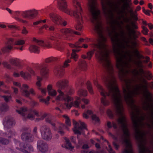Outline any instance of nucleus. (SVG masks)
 Masks as SVG:
<instances>
[{
    "mask_svg": "<svg viewBox=\"0 0 153 153\" xmlns=\"http://www.w3.org/2000/svg\"><path fill=\"white\" fill-rule=\"evenodd\" d=\"M73 4L76 9L75 10L71 11L72 14L70 15L72 16H74L75 18L81 19L83 11L80 3L77 1L74 0L73 1Z\"/></svg>",
    "mask_w": 153,
    "mask_h": 153,
    "instance_id": "f8f14e48",
    "label": "nucleus"
},
{
    "mask_svg": "<svg viewBox=\"0 0 153 153\" xmlns=\"http://www.w3.org/2000/svg\"><path fill=\"white\" fill-rule=\"evenodd\" d=\"M65 127L67 129V130H69L68 128L67 127L65 126L62 123L60 124L59 128V130L58 131V133L62 135H63L65 134L64 132L61 130L62 128H64Z\"/></svg>",
    "mask_w": 153,
    "mask_h": 153,
    "instance_id": "58836bf2",
    "label": "nucleus"
},
{
    "mask_svg": "<svg viewBox=\"0 0 153 153\" xmlns=\"http://www.w3.org/2000/svg\"><path fill=\"white\" fill-rule=\"evenodd\" d=\"M79 67L82 70H86L87 65L85 61L83 59H80L78 62Z\"/></svg>",
    "mask_w": 153,
    "mask_h": 153,
    "instance_id": "72a5a7b5",
    "label": "nucleus"
},
{
    "mask_svg": "<svg viewBox=\"0 0 153 153\" xmlns=\"http://www.w3.org/2000/svg\"><path fill=\"white\" fill-rule=\"evenodd\" d=\"M73 124L74 125V128L73 131L75 134L81 135V131L84 129H86V126L85 123L81 121L78 123L74 120L73 121Z\"/></svg>",
    "mask_w": 153,
    "mask_h": 153,
    "instance_id": "ddd939ff",
    "label": "nucleus"
},
{
    "mask_svg": "<svg viewBox=\"0 0 153 153\" xmlns=\"http://www.w3.org/2000/svg\"><path fill=\"white\" fill-rule=\"evenodd\" d=\"M106 42H97V44L91 45L92 48H97V56L99 62L102 64L107 69L109 74V76L105 77L104 81L106 83L108 92L105 90H102L100 93L102 97L101 99V102L104 106L108 105L110 101L106 99V96H110L114 102L115 107V111L117 115L119 117L117 120L124 118L126 119L123 113V107L121 99V95L117 85L116 80L113 75V66L111 63L109 58V51L107 48Z\"/></svg>",
    "mask_w": 153,
    "mask_h": 153,
    "instance_id": "f257e3e1",
    "label": "nucleus"
},
{
    "mask_svg": "<svg viewBox=\"0 0 153 153\" xmlns=\"http://www.w3.org/2000/svg\"><path fill=\"white\" fill-rule=\"evenodd\" d=\"M141 83L136 85L133 89L134 94L138 95L142 94L146 101L149 103H153V94L150 91L148 86V82L144 78L140 79Z\"/></svg>",
    "mask_w": 153,
    "mask_h": 153,
    "instance_id": "20e7f679",
    "label": "nucleus"
},
{
    "mask_svg": "<svg viewBox=\"0 0 153 153\" xmlns=\"http://www.w3.org/2000/svg\"><path fill=\"white\" fill-rule=\"evenodd\" d=\"M85 40L82 38L79 39L78 41L75 43L76 48H82V46H81L80 45L81 43L85 42Z\"/></svg>",
    "mask_w": 153,
    "mask_h": 153,
    "instance_id": "a18cd8bd",
    "label": "nucleus"
},
{
    "mask_svg": "<svg viewBox=\"0 0 153 153\" xmlns=\"http://www.w3.org/2000/svg\"><path fill=\"white\" fill-rule=\"evenodd\" d=\"M48 115L47 113H44L40 117L36 118L35 119V121L36 122H38L43 120Z\"/></svg>",
    "mask_w": 153,
    "mask_h": 153,
    "instance_id": "c03bdc74",
    "label": "nucleus"
},
{
    "mask_svg": "<svg viewBox=\"0 0 153 153\" xmlns=\"http://www.w3.org/2000/svg\"><path fill=\"white\" fill-rule=\"evenodd\" d=\"M37 79L38 81L36 82V85L38 86H41V83L40 82L42 81V79L39 76H37Z\"/></svg>",
    "mask_w": 153,
    "mask_h": 153,
    "instance_id": "0e129e2a",
    "label": "nucleus"
},
{
    "mask_svg": "<svg viewBox=\"0 0 153 153\" xmlns=\"http://www.w3.org/2000/svg\"><path fill=\"white\" fill-rule=\"evenodd\" d=\"M37 147L39 150L42 153H45L48 149V145L42 140L38 142Z\"/></svg>",
    "mask_w": 153,
    "mask_h": 153,
    "instance_id": "412c9836",
    "label": "nucleus"
},
{
    "mask_svg": "<svg viewBox=\"0 0 153 153\" xmlns=\"http://www.w3.org/2000/svg\"><path fill=\"white\" fill-rule=\"evenodd\" d=\"M28 130L27 128H23L21 130V131L22 132L21 135V138L23 141L31 142L33 141L34 137L32 134L30 133L25 132Z\"/></svg>",
    "mask_w": 153,
    "mask_h": 153,
    "instance_id": "2eb2a0df",
    "label": "nucleus"
},
{
    "mask_svg": "<svg viewBox=\"0 0 153 153\" xmlns=\"http://www.w3.org/2000/svg\"><path fill=\"white\" fill-rule=\"evenodd\" d=\"M40 132L42 138L46 141L50 140L52 138V134L50 127L46 125H43L41 126Z\"/></svg>",
    "mask_w": 153,
    "mask_h": 153,
    "instance_id": "9b49d317",
    "label": "nucleus"
},
{
    "mask_svg": "<svg viewBox=\"0 0 153 153\" xmlns=\"http://www.w3.org/2000/svg\"><path fill=\"white\" fill-rule=\"evenodd\" d=\"M134 80L131 79H128L125 80L126 83L125 88H123V92L124 94V98L126 103L131 107L132 111L131 113V119L133 124V121L132 119L133 117L134 116H136V119L137 120L138 127L139 126H143L144 125L143 121L145 120L146 114L143 112H142V115L138 117V115L141 112L139 106L135 105L132 97L137 95L134 94L132 92L133 90H131L132 87V83Z\"/></svg>",
    "mask_w": 153,
    "mask_h": 153,
    "instance_id": "7ed1b4c3",
    "label": "nucleus"
},
{
    "mask_svg": "<svg viewBox=\"0 0 153 153\" xmlns=\"http://www.w3.org/2000/svg\"><path fill=\"white\" fill-rule=\"evenodd\" d=\"M16 132L15 131H10L9 132L5 134V136L8 138H11L13 135H15Z\"/></svg>",
    "mask_w": 153,
    "mask_h": 153,
    "instance_id": "79ce46f5",
    "label": "nucleus"
},
{
    "mask_svg": "<svg viewBox=\"0 0 153 153\" xmlns=\"http://www.w3.org/2000/svg\"><path fill=\"white\" fill-rule=\"evenodd\" d=\"M130 48L131 49L134 50L133 52L135 56L137 58L139 59L134 61V63L139 68L138 70L136 69H133L132 71V73L135 76H140L138 78V79L140 81V79L144 78L142 76V75L145 74V71L143 69V68L144 67V65L143 64L142 62L140 59L141 58H144V57L143 55L140 53L139 51L137 49L138 47L132 48H131V45Z\"/></svg>",
    "mask_w": 153,
    "mask_h": 153,
    "instance_id": "423d86ee",
    "label": "nucleus"
},
{
    "mask_svg": "<svg viewBox=\"0 0 153 153\" xmlns=\"http://www.w3.org/2000/svg\"><path fill=\"white\" fill-rule=\"evenodd\" d=\"M68 81L66 79L59 81L56 83V86L61 90H64L68 87Z\"/></svg>",
    "mask_w": 153,
    "mask_h": 153,
    "instance_id": "b1692460",
    "label": "nucleus"
},
{
    "mask_svg": "<svg viewBox=\"0 0 153 153\" xmlns=\"http://www.w3.org/2000/svg\"><path fill=\"white\" fill-rule=\"evenodd\" d=\"M10 62L12 65L19 67L21 66L20 61L17 58L12 59L10 60Z\"/></svg>",
    "mask_w": 153,
    "mask_h": 153,
    "instance_id": "473e14b6",
    "label": "nucleus"
},
{
    "mask_svg": "<svg viewBox=\"0 0 153 153\" xmlns=\"http://www.w3.org/2000/svg\"><path fill=\"white\" fill-rule=\"evenodd\" d=\"M102 9L104 14L109 18H112L113 16L112 12L111 10L108 9L107 6L105 5H102Z\"/></svg>",
    "mask_w": 153,
    "mask_h": 153,
    "instance_id": "bb28decb",
    "label": "nucleus"
},
{
    "mask_svg": "<svg viewBox=\"0 0 153 153\" xmlns=\"http://www.w3.org/2000/svg\"><path fill=\"white\" fill-rule=\"evenodd\" d=\"M58 60V58L56 57H51L47 58L45 60L46 63H49L52 62H55Z\"/></svg>",
    "mask_w": 153,
    "mask_h": 153,
    "instance_id": "4c0bfd02",
    "label": "nucleus"
},
{
    "mask_svg": "<svg viewBox=\"0 0 153 153\" xmlns=\"http://www.w3.org/2000/svg\"><path fill=\"white\" fill-rule=\"evenodd\" d=\"M38 13L37 10H33L24 12L22 16L26 18H33L37 15Z\"/></svg>",
    "mask_w": 153,
    "mask_h": 153,
    "instance_id": "aec40b11",
    "label": "nucleus"
},
{
    "mask_svg": "<svg viewBox=\"0 0 153 153\" xmlns=\"http://www.w3.org/2000/svg\"><path fill=\"white\" fill-rule=\"evenodd\" d=\"M50 18L55 24L59 25L60 19L62 18L60 16L55 13H51L50 14Z\"/></svg>",
    "mask_w": 153,
    "mask_h": 153,
    "instance_id": "4be33fe9",
    "label": "nucleus"
},
{
    "mask_svg": "<svg viewBox=\"0 0 153 153\" xmlns=\"http://www.w3.org/2000/svg\"><path fill=\"white\" fill-rule=\"evenodd\" d=\"M146 77L147 79L149 80H150L152 78L153 76L152 74L149 71H147L146 72Z\"/></svg>",
    "mask_w": 153,
    "mask_h": 153,
    "instance_id": "3c124183",
    "label": "nucleus"
},
{
    "mask_svg": "<svg viewBox=\"0 0 153 153\" xmlns=\"http://www.w3.org/2000/svg\"><path fill=\"white\" fill-rule=\"evenodd\" d=\"M29 88V86L27 84H23L22 87H21V91L25 96L28 97L30 95V93L34 95L35 93L34 90L33 88H31L29 92L27 91V89Z\"/></svg>",
    "mask_w": 153,
    "mask_h": 153,
    "instance_id": "6ab92c4d",
    "label": "nucleus"
},
{
    "mask_svg": "<svg viewBox=\"0 0 153 153\" xmlns=\"http://www.w3.org/2000/svg\"><path fill=\"white\" fill-rule=\"evenodd\" d=\"M71 59H68L65 61L64 62L63 67L64 68H67L70 66L69 63L71 62Z\"/></svg>",
    "mask_w": 153,
    "mask_h": 153,
    "instance_id": "864d4df0",
    "label": "nucleus"
},
{
    "mask_svg": "<svg viewBox=\"0 0 153 153\" xmlns=\"http://www.w3.org/2000/svg\"><path fill=\"white\" fill-rule=\"evenodd\" d=\"M139 148L140 149L139 153H146V148L144 145L141 142L138 145Z\"/></svg>",
    "mask_w": 153,
    "mask_h": 153,
    "instance_id": "ea45409f",
    "label": "nucleus"
},
{
    "mask_svg": "<svg viewBox=\"0 0 153 153\" xmlns=\"http://www.w3.org/2000/svg\"><path fill=\"white\" fill-rule=\"evenodd\" d=\"M45 121L50 124L53 126L55 127V124L53 123L51 120L48 118H46L45 119Z\"/></svg>",
    "mask_w": 153,
    "mask_h": 153,
    "instance_id": "e2e57ef3",
    "label": "nucleus"
},
{
    "mask_svg": "<svg viewBox=\"0 0 153 153\" xmlns=\"http://www.w3.org/2000/svg\"><path fill=\"white\" fill-rule=\"evenodd\" d=\"M60 32L65 35L69 34L72 35L74 34L76 35H80L79 33L74 31L72 29L70 28H64L60 30Z\"/></svg>",
    "mask_w": 153,
    "mask_h": 153,
    "instance_id": "393cba45",
    "label": "nucleus"
},
{
    "mask_svg": "<svg viewBox=\"0 0 153 153\" xmlns=\"http://www.w3.org/2000/svg\"><path fill=\"white\" fill-rule=\"evenodd\" d=\"M143 107L144 110L151 111V113L149 116L147 117L149 120L151 124L148 123H146V124L148 128H153V103H149L147 101H145L143 103Z\"/></svg>",
    "mask_w": 153,
    "mask_h": 153,
    "instance_id": "1a4fd4ad",
    "label": "nucleus"
},
{
    "mask_svg": "<svg viewBox=\"0 0 153 153\" xmlns=\"http://www.w3.org/2000/svg\"><path fill=\"white\" fill-rule=\"evenodd\" d=\"M64 139L66 143L65 145V147L67 149H73L74 147L72 146L70 143L68 139L66 137H64Z\"/></svg>",
    "mask_w": 153,
    "mask_h": 153,
    "instance_id": "e433bc0d",
    "label": "nucleus"
},
{
    "mask_svg": "<svg viewBox=\"0 0 153 153\" xmlns=\"http://www.w3.org/2000/svg\"><path fill=\"white\" fill-rule=\"evenodd\" d=\"M118 123L121 125V128L123 133V137L124 139V142L126 144V148L129 149L128 150H131L132 151L131 149V145L128 140L130 134L128 127L126 119H125L124 118H120L118 120ZM126 149L128 150L127 149ZM132 151L133 152V151Z\"/></svg>",
    "mask_w": 153,
    "mask_h": 153,
    "instance_id": "0eeeda50",
    "label": "nucleus"
},
{
    "mask_svg": "<svg viewBox=\"0 0 153 153\" xmlns=\"http://www.w3.org/2000/svg\"><path fill=\"white\" fill-rule=\"evenodd\" d=\"M87 88L89 93L92 94L93 93V91L92 89L91 85L90 82L88 81L87 83Z\"/></svg>",
    "mask_w": 153,
    "mask_h": 153,
    "instance_id": "09e8293b",
    "label": "nucleus"
},
{
    "mask_svg": "<svg viewBox=\"0 0 153 153\" xmlns=\"http://www.w3.org/2000/svg\"><path fill=\"white\" fill-rule=\"evenodd\" d=\"M65 105L66 107L68 109H70L72 106L76 108H79V103L77 101H75L74 102L65 103Z\"/></svg>",
    "mask_w": 153,
    "mask_h": 153,
    "instance_id": "c85d7f7f",
    "label": "nucleus"
},
{
    "mask_svg": "<svg viewBox=\"0 0 153 153\" xmlns=\"http://www.w3.org/2000/svg\"><path fill=\"white\" fill-rule=\"evenodd\" d=\"M2 97L4 98V101L7 102L12 100V97L10 96H3Z\"/></svg>",
    "mask_w": 153,
    "mask_h": 153,
    "instance_id": "13d9d810",
    "label": "nucleus"
},
{
    "mask_svg": "<svg viewBox=\"0 0 153 153\" xmlns=\"http://www.w3.org/2000/svg\"><path fill=\"white\" fill-rule=\"evenodd\" d=\"M25 43V41L23 40H19L16 41L14 44V45H22L24 44Z\"/></svg>",
    "mask_w": 153,
    "mask_h": 153,
    "instance_id": "6e6d98bb",
    "label": "nucleus"
},
{
    "mask_svg": "<svg viewBox=\"0 0 153 153\" xmlns=\"http://www.w3.org/2000/svg\"><path fill=\"white\" fill-rule=\"evenodd\" d=\"M121 3H124L121 7V10L119 12L120 13H123L126 12L125 10L130 8V6L132 5L131 0H119L117 4L120 5Z\"/></svg>",
    "mask_w": 153,
    "mask_h": 153,
    "instance_id": "f3484780",
    "label": "nucleus"
},
{
    "mask_svg": "<svg viewBox=\"0 0 153 153\" xmlns=\"http://www.w3.org/2000/svg\"><path fill=\"white\" fill-rule=\"evenodd\" d=\"M27 118L31 120H33L35 119V116L31 113H29L27 116Z\"/></svg>",
    "mask_w": 153,
    "mask_h": 153,
    "instance_id": "052dcab7",
    "label": "nucleus"
},
{
    "mask_svg": "<svg viewBox=\"0 0 153 153\" xmlns=\"http://www.w3.org/2000/svg\"><path fill=\"white\" fill-rule=\"evenodd\" d=\"M33 41L37 43L38 45L40 46L44 47L45 43L44 41L36 39L35 38H33Z\"/></svg>",
    "mask_w": 153,
    "mask_h": 153,
    "instance_id": "37998d69",
    "label": "nucleus"
},
{
    "mask_svg": "<svg viewBox=\"0 0 153 153\" xmlns=\"http://www.w3.org/2000/svg\"><path fill=\"white\" fill-rule=\"evenodd\" d=\"M130 24L131 25V28L130 25H128L126 28L128 32L130 41L129 42L131 45L132 48L139 47L140 46V41L137 39L141 35V33L139 31H136L135 30L138 29V26L134 21H132Z\"/></svg>",
    "mask_w": 153,
    "mask_h": 153,
    "instance_id": "39448f33",
    "label": "nucleus"
},
{
    "mask_svg": "<svg viewBox=\"0 0 153 153\" xmlns=\"http://www.w3.org/2000/svg\"><path fill=\"white\" fill-rule=\"evenodd\" d=\"M40 74L44 78H47L49 74V70L47 68V65L43 63L41 65Z\"/></svg>",
    "mask_w": 153,
    "mask_h": 153,
    "instance_id": "5701e85b",
    "label": "nucleus"
},
{
    "mask_svg": "<svg viewBox=\"0 0 153 153\" xmlns=\"http://www.w3.org/2000/svg\"><path fill=\"white\" fill-rule=\"evenodd\" d=\"M94 85L97 87L100 90V91H101L102 90H104L102 88V87L100 86L98 83L97 81L95 80L94 81Z\"/></svg>",
    "mask_w": 153,
    "mask_h": 153,
    "instance_id": "4d7b16f0",
    "label": "nucleus"
},
{
    "mask_svg": "<svg viewBox=\"0 0 153 153\" xmlns=\"http://www.w3.org/2000/svg\"><path fill=\"white\" fill-rule=\"evenodd\" d=\"M107 114L108 116L110 118H112L113 117V114L112 111L109 109L107 111Z\"/></svg>",
    "mask_w": 153,
    "mask_h": 153,
    "instance_id": "69168bd1",
    "label": "nucleus"
},
{
    "mask_svg": "<svg viewBox=\"0 0 153 153\" xmlns=\"http://www.w3.org/2000/svg\"><path fill=\"white\" fill-rule=\"evenodd\" d=\"M21 76L25 79H29L30 78V75L27 72H24L21 71L20 73Z\"/></svg>",
    "mask_w": 153,
    "mask_h": 153,
    "instance_id": "a19ab883",
    "label": "nucleus"
},
{
    "mask_svg": "<svg viewBox=\"0 0 153 153\" xmlns=\"http://www.w3.org/2000/svg\"><path fill=\"white\" fill-rule=\"evenodd\" d=\"M57 91L59 94L56 98V100L57 101H60L64 100L65 102H69L73 100L72 97L65 94V91L64 92L60 89H58Z\"/></svg>",
    "mask_w": 153,
    "mask_h": 153,
    "instance_id": "dca6fc26",
    "label": "nucleus"
},
{
    "mask_svg": "<svg viewBox=\"0 0 153 153\" xmlns=\"http://www.w3.org/2000/svg\"><path fill=\"white\" fill-rule=\"evenodd\" d=\"M55 74L60 77H62L65 73L64 70L61 67L56 68L54 70Z\"/></svg>",
    "mask_w": 153,
    "mask_h": 153,
    "instance_id": "cd10ccee",
    "label": "nucleus"
},
{
    "mask_svg": "<svg viewBox=\"0 0 153 153\" xmlns=\"http://www.w3.org/2000/svg\"><path fill=\"white\" fill-rule=\"evenodd\" d=\"M136 116H134L133 117L132 119L133 121L134 128L135 132V137L138 140H141L143 137L146 136V132L143 131L141 132L138 127V123L136 119Z\"/></svg>",
    "mask_w": 153,
    "mask_h": 153,
    "instance_id": "9d476101",
    "label": "nucleus"
},
{
    "mask_svg": "<svg viewBox=\"0 0 153 153\" xmlns=\"http://www.w3.org/2000/svg\"><path fill=\"white\" fill-rule=\"evenodd\" d=\"M95 51V50H94V51H91L88 52L87 53V58L89 60L90 59L93 55L94 53V51Z\"/></svg>",
    "mask_w": 153,
    "mask_h": 153,
    "instance_id": "5fc2aeb1",
    "label": "nucleus"
},
{
    "mask_svg": "<svg viewBox=\"0 0 153 153\" xmlns=\"http://www.w3.org/2000/svg\"><path fill=\"white\" fill-rule=\"evenodd\" d=\"M22 33L23 34L26 35L28 33V31L27 30L25 27H23L22 30Z\"/></svg>",
    "mask_w": 153,
    "mask_h": 153,
    "instance_id": "774afa93",
    "label": "nucleus"
},
{
    "mask_svg": "<svg viewBox=\"0 0 153 153\" xmlns=\"http://www.w3.org/2000/svg\"><path fill=\"white\" fill-rule=\"evenodd\" d=\"M16 112L19 114H21L23 116H25L28 112V109L26 107H23L20 108V110H16Z\"/></svg>",
    "mask_w": 153,
    "mask_h": 153,
    "instance_id": "2f4dec72",
    "label": "nucleus"
},
{
    "mask_svg": "<svg viewBox=\"0 0 153 153\" xmlns=\"http://www.w3.org/2000/svg\"><path fill=\"white\" fill-rule=\"evenodd\" d=\"M9 142V141L7 139H5L4 138L0 137V143L2 144L7 145Z\"/></svg>",
    "mask_w": 153,
    "mask_h": 153,
    "instance_id": "de8ad7c7",
    "label": "nucleus"
},
{
    "mask_svg": "<svg viewBox=\"0 0 153 153\" xmlns=\"http://www.w3.org/2000/svg\"><path fill=\"white\" fill-rule=\"evenodd\" d=\"M108 34L113 43V51L117 59L116 66L119 70V76L122 79L126 74L124 68L128 67L129 62L131 61V55L129 52L123 50L125 48V45L120 40L119 34L115 32L114 27L113 30L109 31Z\"/></svg>",
    "mask_w": 153,
    "mask_h": 153,
    "instance_id": "f03ea898",
    "label": "nucleus"
},
{
    "mask_svg": "<svg viewBox=\"0 0 153 153\" xmlns=\"http://www.w3.org/2000/svg\"><path fill=\"white\" fill-rule=\"evenodd\" d=\"M71 58L73 59L75 61H76L78 59V56L76 53L72 52L71 54Z\"/></svg>",
    "mask_w": 153,
    "mask_h": 153,
    "instance_id": "603ef678",
    "label": "nucleus"
},
{
    "mask_svg": "<svg viewBox=\"0 0 153 153\" xmlns=\"http://www.w3.org/2000/svg\"><path fill=\"white\" fill-rule=\"evenodd\" d=\"M78 94L79 96L80 97H85L87 95V93L85 90L80 89L78 91Z\"/></svg>",
    "mask_w": 153,
    "mask_h": 153,
    "instance_id": "49530a36",
    "label": "nucleus"
},
{
    "mask_svg": "<svg viewBox=\"0 0 153 153\" xmlns=\"http://www.w3.org/2000/svg\"><path fill=\"white\" fill-rule=\"evenodd\" d=\"M57 6L60 10L69 15L72 14L71 11L68 9L67 2L66 0H57Z\"/></svg>",
    "mask_w": 153,
    "mask_h": 153,
    "instance_id": "4468645a",
    "label": "nucleus"
},
{
    "mask_svg": "<svg viewBox=\"0 0 153 153\" xmlns=\"http://www.w3.org/2000/svg\"><path fill=\"white\" fill-rule=\"evenodd\" d=\"M47 88L49 95L51 96H55L56 95L57 92L55 90L52 89V85H48Z\"/></svg>",
    "mask_w": 153,
    "mask_h": 153,
    "instance_id": "7c9ffc66",
    "label": "nucleus"
},
{
    "mask_svg": "<svg viewBox=\"0 0 153 153\" xmlns=\"http://www.w3.org/2000/svg\"><path fill=\"white\" fill-rule=\"evenodd\" d=\"M77 21V24L75 26V28L76 30H78L79 31H81L82 28V24L83 23L82 21V18L80 19H78L75 18Z\"/></svg>",
    "mask_w": 153,
    "mask_h": 153,
    "instance_id": "c756f323",
    "label": "nucleus"
},
{
    "mask_svg": "<svg viewBox=\"0 0 153 153\" xmlns=\"http://www.w3.org/2000/svg\"><path fill=\"white\" fill-rule=\"evenodd\" d=\"M9 107L7 104L5 103H0V111H6L8 110Z\"/></svg>",
    "mask_w": 153,
    "mask_h": 153,
    "instance_id": "c9c22d12",
    "label": "nucleus"
},
{
    "mask_svg": "<svg viewBox=\"0 0 153 153\" xmlns=\"http://www.w3.org/2000/svg\"><path fill=\"white\" fill-rule=\"evenodd\" d=\"M60 22L59 25H62L64 26H65L67 24V21H65L62 18L60 19Z\"/></svg>",
    "mask_w": 153,
    "mask_h": 153,
    "instance_id": "bf43d9fd",
    "label": "nucleus"
},
{
    "mask_svg": "<svg viewBox=\"0 0 153 153\" xmlns=\"http://www.w3.org/2000/svg\"><path fill=\"white\" fill-rule=\"evenodd\" d=\"M61 36L62 35L60 34L55 33L53 36H51L49 38L51 40L54 41L53 44L50 42L46 41L45 43L44 47L48 48H54L60 51L62 50V48L61 46L60 42L59 41Z\"/></svg>",
    "mask_w": 153,
    "mask_h": 153,
    "instance_id": "6e6552de",
    "label": "nucleus"
},
{
    "mask_svg": "<svg viewBox=\"0 0 153 153\" xmlns=\"http://www.w3.org/2000/svg\"><path fill=\"white\" fill-rule=\"evenodd\" d=\"M31 113H33L37 117H39V111L36 110H32L31 111Z\"/></svg>",
    "mask_w": 153,
    "mask_h": 153,
    "instance_id": "680f3d73",
    "label": "nucleus"
},
{
    "mask_svg": "<svg viewBox=\"0 0 153 153\" xmlns=\"http://www.w3.org/2000/svg\"><path fill=\"white\" fill-rule=\"evenodd\" d=\"M4 127L7 128H10L14 126L15 124V122L12 118H10L8 120L7 122H5L4 123Z\"/></svg>",
    "mask_w": 153,
    "mask_h": 153,
    "instance_id": "a878e982",
    "label": "nucleus"
},
{
    "mask_svg": "<svg viewBox=\"0 0 153 153\" xmlns=\"http://www.w3.org/2000/svg\"><path fill=\"white\" fill-rule=\"evenodd\" d=\"M142 29L141 31V33L144 35H147L148 34L149 30L145 26H142L141 27Z\"/></svg>",
    "mask_w": 153,
    "mask_h": 153,
    "instance_id": "8fccbe9b",
    "label": "nucleus"
},
{
    "mask_svg": "<svg viewBox=\"0 0 153 153\" xmlns=\"http://www.w3.org/2000/svg\"><path fill=\"white\" fill-rule=\"evenodd\" d=\"M13 39L12 38L9 39L5 43V46L1 49V51L3 53L9 52L13 48Z\"/></svg>",
    "mask_w": 153,
    "mask_h": 153,
    "instance_id": "a211bd4d",
    "label": "nucleus"
},
{
    "mask_svg": "<svg viewBox=\"0 0 153 153\" xmlns=\"http://www.w3.org/2000/svg\"><path fill=\"white\" fill-rule=\"evenodd\" d=\"M29 50L31 52L39 53V48L35 45H31L29 48Z\"/></svg>",
    "mask_w": 153,
    "mask_h": 153,
    "instance_id": "f704fd0d",
    "label": "nucleus"
},
{
    "mask_svg": "<svg viewBox=\"0 0 153 153\" xmlns=\"http://www.w3.org/2000/svg\"><path fill=\"white\" fill-rule=\"evenodd\" d=\"M92 119L93 120L99 122V118L95 115H93L91 116Z\"/></svg>",
    "mask_w": 153,
    "mask_h": 153,
    "instance_id": "338daca9",
    "label": "nucleus"
}]
</instances>
